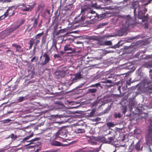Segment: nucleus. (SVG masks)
<instances>
[{"mask_svg":"<svg viewBox=\"0 0 152 152\" xmlns=\"http://www.w3.org/2000/svg\"><path fill=\"white\" fill-rule=\"evenodd\" d=\"M147 11V9L144 7H142L138 10V15H137L136 13L135 16L134 15L135 21H136L137 23H141L144 22L148 21V15L147 14L145 16V15Z\"/></svg>","mask_w":152,"mask_h":152,"instance_id":"nucleus-1","label":"nucleus"},{"mask_svg":"<svg viewBox=\"0 0 152 152\" xmlns=\"http://www.w3.org/2000/svg\"><path fill=\"white\" fill-rule=\"evenodd\" d=\"M124 20L125 21V23L122 25V27L124 29H127L129 27L132 26L135 24V22L130 17L129 15L123 16Z\"/></svg>","mask_w":152,"mask_h":152,"instance_id":"nucleus-2","label":"nucleus"},{"mask_svg":"<svg viewBox=\"0 0 152 152\" xmlns=\"http://www.w3.org/2000/svg\"><path fill=\"white\" fill-rule=\"evenodd\" d=\"M132 5V7L134 9V15H135L136 14V9H137L138 8V10L141 9L142 7H144V6H146L147 5V4L143 3L141 1H137L133 2Z\"/></svg>","mask_w":152,"mask_h":152,"instance_id":"nucleus-3","label":"nucleus"},{"mask_svg":"<svg viewBox=\"0 0 152 152\" xmlns=\"http://www.w3.org/2000/svg\"><path fill=\"white\" fill-rule=\"evenodd\" d=\"M135 110H133V108H132L130 109V111H132L133 113L136 115H140V118L142 119H146L148 117V115L145 113H142V110L138 107H135L134 108Z\"/></svg>","mask_w":152,"mask_h":152,"instance_id":"nucleus-4","label":"nucleus"},{"mask_svg":"<svg viewBox=\"0 0 152 152\" xmlns=\"http://www.w3.org/2000/svg\"><path fill=\"white\" fill-rule=\"evenodd\" d=\"M98 87H100L101 88H102L101 84L99 83L91 85L90 86V87H93L95 88H89L88 89L86 93L87 94H92V95L94 96L95 95V94L97 92L98 89Z\"/></svg>","mask_w":152,"mask_h":152,"instance_id":"nucleus-5","label":"nucleus"},{"mask_svg":"<svg viewBox=\"0 0 152 152\" xmlns=\"http://www.w3.org/2000/svg\"><path fill=\"white\" fill-rule=\"evenodd\" d=\"M55 139H56L58 137L64 139L67 136L66 130L64 128H60L55 134Z\"/></svg>","mask_w":152,"mask_h":152,"instance_id":"nucleus-6","label":"nucleus"},{"mask_svg":"<svg viewBox=\"0 0 152 152\" xmlns=\"http://www.w3.org/2000/svg\"><path fill=\"white\" fill-rule=\"evenodd\" d=\"M15 14L14 11L12 9V7L9 8L6 12L4 13V14L0 17V19L2 20L4 19L6 17L9 16L10 17L13 15Z\"/></svg>","mask_w":152,"mask_h":152,"instance_id":"nucleus-7","label":"nucleus"},{"mask_svg":"<svg viewBox=\"0 0 152 152\" xmlns=\"http://www.w3.org/2000/svg\"><path fill=\"white\" fill-rule=\"evenodd\" d=\"M63 41L66 44H71L73 41V37L72 36H67V34L63 36Z\"/></svg>","mask_w":152,"mask_h":152,"instance_id":"nucleus-8","label":"nucleus"},{"mask_svg":"<svg viewBox=\"0 0 152 152\" xmlns=\"http://www.w3.org/2000/svg\"><path fill=\"white\" fill-rule=\"evenodd\" d=\"M64 50L65 51H69L68 53L69 54L74 53L75 52V49L71 44H66L64 48Z\"/></svg>","mask_w":152,"mask_h":152,"instance_id":"nucleus-9","label":"nucleus"},{"mask_svg":"<svg viewBox=\"0 0 152 152\" xmlns=\"http://www.w3.org/2000/svg\"><path fill=\"white\" fill-rule=\"evenodd\" d=\"M116 76L114 74H110L109 75H106L105 77L106 78H111V79L110 80H107L106 81H103L102 83H111L113 81H115L116 80Z\"/></svg>","mask_w":152,"mask_h":152,"instance_id":"nucleus-10","label":"nucleus"},{"mask_svg":"<svg viewBox=\"0 0 152 152\" xmlns=\"http://www.w3.org/2000/svg\"><path fill=\"white\" fill-rule=\"evenodd\" d=\"M43 57L44 58V60L40 63V65L42 66L46 65L50 60V58L47 53H45L44 54Z\"/></svg>","mask_w":152,"mask_h":152,"instance_id":"nucleus-11","label":"nucleus"},{"mask_svg":"<svg viewBox=\"0 0 152 152\" xmlns=\"http://www.w3.org/2000/svg\"><path fill=\"white\" fill-rule=\"evenodd\" d=\"M79 19L76 18L75 20V23H80L81 25H83L84 22L86 18L85 16H82L80 18L78 17Z\"/></svg>","mask_w":152,"mask_h":152,"instance_id":"nucleus-12","label":"nucleus"},{"mask_svg":"<svg viewBox=\"0 0 152 152\" xmlns=\"http://www.w3.org/2000/svg\"><path fill=\"white\" fill-rule=\"evenodd\" d=\"M12 46L13 47L15 48L16 52H18L19 53H22L23 51L21 46L20 45L17 44H13L12 45Z\"/></svg>","mask_w":152,"mask_h":152,"instance_id":"nucleus-13","label":"nucleus"},{"mask_svg":"<svg viewBox=\"0 0 152 152\" xmlns=\"http://www.w3.org/2000/svg\"><path fill=\"white\" fill-rule=\"evenodd\" d=\"M74 76L75 77L72 78V81L73 83L77 82L82 77L80 72L79 73H76Z\"/></svg>","mask_w":152,"mask_h":152,"instance_id":"nucleus-14","label":"nucleus"},{"mask_svg":"<svg viewBox=\"0 0 152 152\" xmlns=\"http://www.w3.org/2000/svg\"><path fill=\"white\" fill-rule=\"evenodd\" d=\"M38 17V16H37V17L36 16H34L31 19V21H33V27L34 28H35L37 26Z\"/></svg>","mask_w":152,"mask_h":152,"instance_id":"nucleus-15","label":"nucleus"},{"mask_svg":"<svg viewBox=\"0 0 152 152\" xmlns=\"http://www.w3.org/2000/svg\"><path fill=\"white\" fill-rule=\"evenodd\" d=\"M75 6L73 4H68L65 7L64 10L65 11H72L74 10Z\"/></svg>","mask_w":152,"mask_h":152,"instance_id":"nucleus-16","label":"nucleus"},{"mask_svg":"<svg viewBox=\"0 0 152 152\" xmlns=\"http://www.w3.org/2000/svg\"><path fill=\"white\" fill-rule=\"evenodd\" d=\"M91 6L92 7L95 8L97 9H104V8L101 7L100 5H98L96 1L93 0L91 2Z\"/></svg>","mask_w":152,"mask_h":152,"instance_id":"nucleus-17","label":"nucleus"},{"mask_svg":"<svg viewBox=\"0 0 152 152\" xmlns=\"http://www.w3.org/2000/svg\"><path fill=\"white\" fill-rule=\"evenodd\" d=\"M36 4L35 3H34L32 5H27V6H28L29 7H26V8L25 9H23V10L24 11H31L36 5Z\"/></svg>","mask_w":152,"mask_h":152,"instance_id":"nucleus-18","label":"nucleus"},{"mask_svg":"<svg viewBox=\"0 0 152 152\" xmlns=\"http://www.w3.org/2000/svg\"><path fill=\"white\" fill-rule=\"evenodd\" d=\"M51 145L53 146H60L64 145L61 142L56 140H53L51 142Z\"/></svg>","mask_w":152,"mask_h":152,"instance_id":"nucleus-19","label":"nucleus"},{"mask_svg":"<svg viewBox=\"0 0 152 152\" xmlns=\"http://www.w3.org/2000/svg\"><path fill=\"white\" fill-rule=\"evenodd\" d=\"M90 8L89 6H84L81 7V12L85 13L86 12H87V10L90 9Z\"/></svg>","mask_w":152,"mask_h":152,"instance_id":"nucleus-20","label":"nucleus"},{"mask_svg":"<svg viewBox=\"0 0 152 152\" xmlns=\"http://www.w3.org/2000/svg\"><path fill=\"white\" fill-rule=\"evenodd\" d=\"M149 133L148 134L147 137L152 141V128L150 127L148 128Z\"/></svg>","mask_w":152,"mask_h":152,"instance_id":"nucleus-21","label":"nucleus"},{"mask_svg":"<svg viewBox=\"0 0 152 152\" xmlns=\"http://www.w3.org/2000/svg\"><path fill=\"white\" fill-rule=\"evenodd\" d=\"M35 39H34L33 38L31 39L30 40L29 42V49H31L33 44L34 43Z\"/></svg>","mask_w":152,"mask_h":152,"instance_id":"nucleus-22","label":"nucleus"},{"mask_svg":"<svg viewBox=\"0 0 152 152\" xmlns=\"http://www.w3.org/2000/svg\"><path fill=\"white\" fill-rule=\"evenodd\" d=\"M44 34V32L43 31L41 33L37 34L34 37V38H35L34 39H35V40L36 39H38L40 40V38Z\"/></svg>","mask_w":152,"mask_h":152,"instance_id":"nucleus-23","label":"nucleus"},{"mask_svg":"<svg viewBox=\"0 0 152 152\" xmlns=\"http://www.w3.org/2000/svg\"><path fill=\"white\" fill-rule=\"evenodd\" d=\"M135 149L137 151L142 150V147L140 148V145L139 143H137L135 146Z\"/></svg>","mask_w":152,"mask_h":152,"instance_id":"nucleus-24","label":"nucleus"},{"mask_svg":"<svg viewBox=\"0 0 152 152\" xmlns=\"http://www.w3.org/2000/svg\"><path fill=\"white\" fill-rule=\"evenodd\" d=\"M75 132L77 133H85V131L84 129L77 128L75 130Z\"/></svg>","mask_w":152,"mask_h":152,"instance_id":"nucleus-25","label":"nucleus"},{"mask_svg":"<svg viewBox=\"0 0 152 152\" xmlns=\"http://www.w3.org/2000/svg\"><path fill=\"white\" fill-rule=\"evenodd\" d=\"M39 140V138H35L34 139H32L29 141L27 142H29L30 143L28 144V145H30L31 144H35L34 142L37 141Z\"/></svg>","mask_w":152,"mask_h":152,"instance_id":"nucleus-26","label":"nucleus"},{"mask_svg":"<svg viewBox=\"0 0 152 152\" xmlns=\"http://www.w3.org/2000/svg\"><path fill=\"white\" fill-rule=\"evenodd\" d=\"M146 85V88L147 89L152 90V83L151 82L150 83H147L145 84V85Z\"/></svg>","mask_w":152,"mask_h":152,"instance_id":"nucleus-27","label":"nucleus"},{"mask_svg":"<svg viewBox=\"0 0 152 152\" xmlns=\"http://www.w3.org/2000/svg\"><path fill=\"white\" fill-rule=\"evenodd\" d=\"M114 138L113 137H110L108 138L107 140H105L106 143H110L113 140Z\"/></svg>","mask_w":152,"mask_h":152,"instance_id":"nucleus-28","label":"nucleus"},{"mask_svg":"<svg viewBox=\"0 0 152 152\" xmlns=\"http://www.w3.org/2000/svg\"><path fill=\"white\" fill-rule=\"evenodd\" d=\"M104 45H112V42L110 41H106L104 42V44H101Z\"/></svg>","mask_w":152,"mask_h":152,"instance_id":"nucleus-29","label":"nucleus"},{"mask_svg":"<svg viewBox=\"0 0 152 152\" xmlns=\"http://www.w3.org/2000/svg\"><path fill=\"white\" fill-rule=\"evenodd\" d=\"M6 53L8 54V56H11L13 54L15 55L14 52L11 50L8 49L6 51Z\"/></svg>","mask_w":152,"mask_h":152,"instance_id":"nucleus-30","label":"nucleus"},{"mask_svg":"<svg viewBox=\"0 0 152 152\" xmlns=\"http://www.w3.org/2000/svg\"><path fill=\"white\" fill-rule=\"evenodd\" d=\"M107 126L109 128L113 127L114 126L115 124L111 122L107 123L106 124Z\"/></svg>","mask_w":152,"mask_h":152,"instance_id":"nucleus-31","label":"nucleus"},{"mask_svg":"<svg viewBox=\"0 0 152 152\" xmlns=\"http://www.w3.org/2000/svg\"><path fill=\"white\" fill-rule=\"evenodd\" d=\"M112 1V0H102L103 3L105 4V5L108 4Z\"/></svg>","mask_w":152,"mask_h":152,"instance_id":"nucleus-32","label":"nucleus"},{"mask_svg":"<svg viewBox=\"0 0 152 152\" xmlns=\"http://www.w3.org/2000/svg\"><path fill=\"white\" fill-rule=\"evenodd\" d=\"M9 137L11 138L12 139L15 140L17 138V136L16 135H14L13 134H12L9 136Z\"/></svg>","mask_w":152,"mask_h":152,"instance_id":"nucleus-33","label":"nucleus"},{"mask_svg":"<svg viewBox=\"0 0 152 152\" xmlns=\"http://www.w3.org/2000/svg\"><path fill=\"white\" fill-rule=\"evenodd\" d=\"M33 134H31L29 136L25 137L23 139V141L24 142L25 141L29 139L33 135Z\"/></svg>","mask_w":152,"mask_h":152,"instance_id":"nucleus-34","label":"nucleus"},{"mask_svg":"<svg viewBox=\"0 0 152 152\" xmlns=\"http://www.w3.org/2000/svg\"><path fill=\"white\" fill-rule=\"evenodd\" d=\"M53 23L54 24L55 22H57L58 20V17L57 16H54L53 17Z\"/></svg>","mask_w":152,"mask_h":152,"instance_id":"nucleus-35","label":"nucleus"},{"mask_svg":"<svg viewBox=\"0 0 152 152\" xmlns=\"http://www.w3.org/2000/svg\"><path fill=\"white\" fill-rule=\"evenodd\" d=\"M121 117V114L120 113H115L114 114V117L115 118H120Z\"/></svg>","mask_w":152,"mask_h":152,"instance_id":"nucleus-36","label":"nucleus"},{"mask_svg":"<svg viewBox=\"0 0 152 152\" xmlns=\"http://www.w3.org/2000/svg\"><path fill=\"white\" fill-rule=\"evenodd\" d=\"M126 106H124L122 109L123 113L125 114L126 112Z\"/></svg>","mask_w":152,"mask_h":152,"instance_id":"nucleus-37","label":"nucleus"},{"mask_svg":"<svg viewBox=\"0 0 152 152\" xmlns=\"http://www.w3.org/2000/svg\"><path fill=\"white\" fill-rule=\"evenodd\" d=\"M95 112V110H93L90 113V116L92 117L94 116V114Z\"/></svg>","mask_w":152,"mask_h":152,"instance_id":"nucleus-38","label":"nucleus"},{"mask_svg":"<svg viewBox=\"0 0 152 152\" xmlns=\"http://www.w3.org/2000/svg\"><path fill=\"white\" fill-rule=\"evenodd\" d=\"M24 99V97H20L18 99V102H20L22 101Z\"/></svg>","mask_w":152,"mask_h":152,"instance_id":"nucleus-39","label":"nucleus"},{"mask_svg":"<svg viewBox=\"0 0 152 152\" xmlns=\"http://www.w3.org/2000/svg\"><path fill=\"white\" fill-rule=\"evenodd\" d=\"M35 45L37 46V44H39V43L40 40L39 39H36V40H35Z\"/></svg>","mask_w":152,"mask_h":152,"instance_id":"nucleus-40","label":"nucleus"},{"mask_svg":"<svg viewBox=\"0 0 152 152\" xmlns=\"http://www.w3.org/2000/svg\"><path fill=\"white\" fill-rule=\"evenodd\" d=\"M66 29H61L59 30V32H60V33H63L66 32Z\"/></svg>","mask_w":152,"mask_h":152,"instance_id":"nucleus-41","label":"nucleus"},{"mask_svg":"<svg viewBox=\"0 0 152 152\" xmlns=\"http://www.w3.org/2000/svg\"><path fill=\"white\" fill-rule=\"evenodd\" d=\"M46 39V37L45 36H43L42 38V43H44V42H45Z\"/></svg>","mask_w":152,"mask_h":152,"instance_id":"nucleus-42","label":"nucleus"},{"mask_svg":"<svg viewBox=\"0 0 152 152\" xmlns=\"http://www.w3.org/2000/svg\"><path fill=\"white\" fill-rule=\"evenodd\" d=\"M25 21V20L24 19L22 20L20 22V23L19 24V26H20L23 24Z\"/></svg>","mask_w":152,"mask_h":152,"instance_id":"nucleus-43","label":"nucleus"},{"mask_svg":"<svg viewBox=\"0 0 152 152\" xmlns=\"http://www.w3.org/2000/svg\"><path fill=\"white\" fill-rule=\"evenodd\" d=\"M149 73L150 78L151 79V81H152V69L150 70L149 71Z\"/></svg>","mask_w":152,"mask_h":152,"instance_id":"nucleus-44","label":"nucleus"},{"mask_svg":"<svg viewBox=\"0 0 152 152\" xmlns=\"http://www.w3.org/2000/svg\"><path fill=\"white\" fill-rule=\"evenodd\" d=\"M57 151V150H51L50 151H47L46 152H56Z\"/></svg>","mask_w":152,"mask_h":152,"instance_id":"nucleus-45","label":"nucleus"},{"mask_svg":"<svg viewBox=\"0 0 152 152\" xmlns=\"http://www.w3.org/2000/svg\"><path fill=\"white\" fill-rule=\"evenodd\" d=\"M130 80H129V81H126V85H128V86L130 85L131 83L130 82Z\"/></svg>","mask_w":152,"mask_h":152,"instance_id":"nucleus-46","label":"nucleus"},{"mask_svg":"<svg viewBox=\"0 0 152 152\" xmlns=\"http://www.w3.org/2000/svg\"><path fill=\"white\" fill-rule=\"evenodd\" d=\"M36 46L35 45V46H34V49L33 50V52L34 53V54H35V52H36Z\"/></svg>","mask_w":152,"mask_h":152,"instance_id":"nucleus-47","label":"nucleus"},{"mask_svg":"<svg viewBox=\"0 0 152 152\" xmlns=\"http://www.w3.org/2000/svg\"><path fill=\"white\" fill-rule=\"evenodd\" d=\"M36 58V56H34L32 58V59L31 60V62H32L34 61V60H35Z\"/></svg>","mask_w":152,"mask_h":152,"instance_id":"nucleus-48","label":"nucleus"},{"mask_svg":"<svg viewBox=\"0 0 152 152\" xmlns=\"http://www.w3.org/2000/svg\"><path fill=\"white\" fill-rule=\"evenodd\" d=\"M100 120H101V119L100 118H99V117H97V118H96L95 119L94 121H100Z\"/></svg>","mask_w":152,"mask_h":152,"instance_id":"nucleus-49","label":"nucleus"},{"mask_svg":"<svg viewBox=\"0 0 152 152\" xmlns=\"http://www.w3.org/2000/svg\"><path fill=\"white\" fill-rule=\"evenodd\" d=\"M54 57L55 58H59V56L58 55V54H54Z\"/></svg>","mask_w":152,"mask_h":152,"instance_id":"nucleus-50","label":"nucleus"},{"mask_svg":"<svg viewBox=\"0 0 152 152\" xmlns=\"http://www.w3.org/2000/svg\"><path fill=\"white\" fill-rule=\"evenodd\" d=\"M119 47V46L118 45H116L114 46H113L112 48H116Z\"/></svg>","mask_w":152,"mask_h":152,"instance_id":"nucleus-51","label":"nucleus"},{"mask_svg":"<svg viewBox=\"0 0 152 152\" xmlns=\"http://www.w3.org/2000/svg\"><path fill=\"white\" fill-rule=\"evenodd\" d=\"M104 42H102V41H99V45H100L104 46V45H101V44H104Z\"/></svg>","mask_w":152,"mask_h":152,"instance_id":"nucleus-52","label":"nucleus"},{"mask_svg":"<svg viewBox=\"0 0 152 152\" xmlns=\"http://www.w3.org/2000/svg\"><path fill=\"white\" fill-rule=\"evenodd\" d=\"M58 27V25L57 24V23H56L55 26L54 27V30H56Z\"/></svg>","mask_w":152,"mask_h":152,"instance_id":"nucleus-53","label":"nucleus"},{"mask_svg":"<svg viewBox=\"0 0 152 152\" xmlns=\"http://www.w3.org/2000/svg\"><path fill=\"white\" fill-rule=\"evenodd\" d=\"M5 150L4 149H1L0 150V152H5Z\"/></svg>","mask_w":152,"mask_h":152,"instance_id":"nucleus-54","label":"nucleus"},{"mask_svg":"<svg viewBox=\"0 0 152 152\" xmlns=\"http://www.w3.org/2000/svg\"><path fill=\"white\" fill-rule=\"evenodd\" d=\"M58 115H51V116L53 117H56L58 116Z\"/></svg>","mask_w":152,"mask_h":152,"instance_id":"nucleus-55","label":"nucleus"},{"mask_svg":"<svg viewBox=\"0 0 152 152\" xmlns=\"http://www.w3.org/2000/svg\"><path fill=\"white\" fill-rule=\"evenodd\" d=\"M107 10H110L111 9V8L110 7H106L105 8Z\"/></svg>","mask_w":152,"mask_h":152,"instance_id":"nucleus-56","label":"nucleus"},{"mask_svg":"<svg viewBox=\"0 0 152 152\" xmlns=\"http://www.w3.org/2000/svg\"><path fill=\"white\" fill-rule=\"evenodd\" d=\"M11 1V0H4V2H10Z\"/></svg>","mask_w":152,"mask_h":152,"instance_id":"nucleus-57","label":"nucleus"},{"mask_svg":"<svg viewBox=\"0 0 152 152\" xmlns=\"http://www.w3.org/2000/svg\"><path fill=\"white\" fill-rule=\"evenodd\" d=\"M128 0H124L122 2V3L123 4H126Z\"/></svg>","mask_w":152,"mask_h":152,"instance_id":"nucleus-58","label":"nucleus"},{"mask_svg":"<svg viewBox=\"0 0 152 152\" xmlns=\"http://www.w3.org/2000/svg\"><path fill=\"white\" fill-rule=\"evenodd\" d=\"M11 121V120H5V122L6 123H8V122H10Z\"/></svg>","mask_w":152,"mask_h":152,"instance_id":"nucleus-59","label":"nucleus"},{"mask_svg":"<svg viewBox=\"0 0 152 152\" xmlns=\"http://www.w3.org/2000/svg\"><path fill=\"white\" fill-rule=\"evenodd\" d=\"M148 2L146 4H147L150 3L151 1H152V0H148Z\"/></svg>","mask_w":152,"mask_h":152,"instance_id":"nucleus-60","label":"nucleus"},{"mask_svg":"<svg viewBox=\"0 0 152 152\" xmlns=\"http://www.w3.org/2000/svg\"><path fill=\"white\" fill-rule=\"evenodd\" d=\"M119 83L120 82H117L115 83V84L116 85H118L119 84Z\"/></svg>","mask_w":152,"mask_h":152,"instance_id":"nucleus-61","label":"nucleus"},{"mask_svg":"<svg viewBox=\"0 0 152 152\" xmlns=\"http://www.w3.org/2000/svg\"><path fill=\"white\" fill-rule=\"evenodd\" d=\"M34 145H31L30 146V147H34L35 146V145L34 144Z\"/></svg>","mask_w":152,"mask_h":152,"instance_id":"nucleus-62","label":"nucleus"},{"mask_svg":"<svg viewBox=\"0 0 152 152\" xmlns=\"http://www.w3.org/2000/svg\"><path fill=\"white\" fill-rule=\"evenodd\" d=\"M22 6H23V7H26V4H22Z\"/></svg>","mask_w":152,"mask_h":152,"instance_id":"nucleus-63","label":"nucleus"},{"mask_svg":"<svg viewBox=\"0 0 152 152\" xmlns=\"http://www.w3.org/2000/svg\"><path fill=\"white\" fill-rule=\"evenodd\" d=\"M120 88H121V87L120 86H119L118 87V91H120Z\"/></svg>","mask_w":152,"mask_h":152,"instance_id":"nucleus-64","label":"nucleus"}]
</instances>
